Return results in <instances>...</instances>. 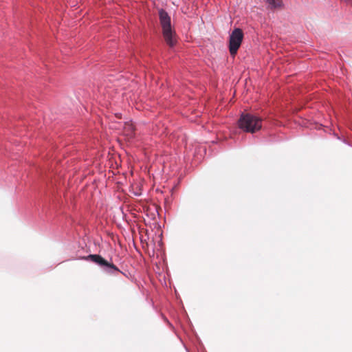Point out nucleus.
Returning <instances> with one entry per match:
<instances>
[{
    "mask_svg": "<svg viewBox=\"0 0 352 352\" xmlns=\"http://www.w3.org/2000/svg\"><path fill=\"white\" fill-rule=\"evenodd\" d=\"M159 19L162 29V34L167 45L173 47L176 42V34L171 26L170 16L164 9L159 10Z\"/></svg>",
    "mask_w": 352,
    "mask_h": 352,
    "instance_id": "f257e3e1",
    "label": "nucleus"
},
{
    "mask_svg": "<svg viewBox=\"0 0 352 352\" xmlns=\"http://www.w3.org/2000/svg\"><path fill=\"white\" fill-rule=\"evenodd\" d=\"M239 126L243 131L254 133L262 127V119L251 113H242L238 121Z\"/></svg>",
    "mask_w": 352,
    "mask_h": 352,
    "instance_id": "f03ea898",
    "label": "nucleus"
},
{
    "mask_svg": "<svg viewBox=\"0 0 352 352\" xmlns=\"http://www.w3.org/2000/svg\"><path fill=\"white\" fill-rule=\"evenodd\" d=\"M90 260L103 268V270L109 274H113L115 272H120V270L113 263H110L98 254H89L84 258Z\"/></svg>",
    "mask_w": 352,
    "mask_h": 352,
    "instance_id": "7ed1b4c3",
    "label": "nucleus"
},
{
    "mask_svg": "<svg viewBox=\"0 0 352 352\" xmlns=\"http://www.w3.org/2000/svg\"><path fill=\"white\" fill-rule=\"evenodd\" d=\"M243 33L240 28H235L230 35L229 50L231 55H235L242 43Z\"/></svg>",
    "mask_w": 352,
    "mask_h": 352,
    "instance_id": "20e7f679",
    "label": "nucleus"
},
{
    "mask_svg": "<svg viewBox=\"0 0 352 352\" xmlns=\"http://www.w3.org/2000/svg\"><path fill=\"white\" fill-rule=\"evenodd\" d=\"M271 8H277L282 6L281 0H265Z\"/></svg>",
    "mask_w": 352,
    "mask_h": 352,
    "instance_id": "39448f33",
    "label": "nucleus"
}]
</instances>
